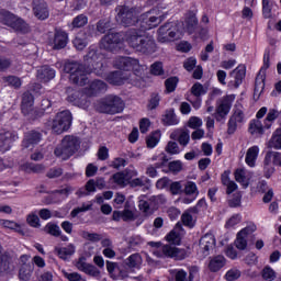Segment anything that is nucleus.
Returning <instances> with one entry per match:
<instances>
[{
    "mask_svg": "<svg viewBox=\"0 0 281 281\" xmlns=\"http://www.w3.org/2000/svg\"><path fill=\"white\" fill-rule=\"evenodd\" d=\"M104 57L98 53L95 48L90 47L87 55L83 57L85 65L78 61H67L64 66L65 74H69V80L72 85L85 87L89 83V77L87 74H95L102 76L104 64L102 60Z\"/></svg>",
    "mask_w": 281,
    "mask_h": 281,
    "instance_id": "obj_1",
    "label": "nucleus"
},
{
    "mask_svg": "<svg viewBox=\"0 0 281 281\" xmlns=\"http://www.w3.org/2000/svg\"><path fill=\"white\" fill-rule=\"evenodd\" d=\"M149 247H155L156 250L154 251L155 256L158 258H162V256H166V258H176L177 260H186V249H179L172 245H165L161 247V243L159 241H149L148 243Z\"/></svg>",
    "mask_w": 281,
    "mask_h": 281,
    "instance_id": "obj_9",
    "label": "nucleus"
},
{
    "mask_svg": "<svg viewBox=\"0 0 281 281\" xmlns=\"http://www.w3.org/2000/svg\"><path fill=\"white\" fill-rule=\"evenodd\" d=\"M95 109L99 113L115 115L124 111V101L119 95L109 94L97 103Z\"/></svg>",
    "mask_w": 281,
    "mask_h": 281,
    "instance_id": "obj_5",
    "label": "nucleus"
},
{
    "mask_svg": "<svg viewBox=\"0 0 281 281\" xmlns=\"http://www.w3.org/2000/svg\"><path fill=\"white\" fill-rule=\"evenodd\" d=\"M14 142V136L11 132H5L0 134V151L5 153L9 148H11L12 143Z\"/></svg>",
    "mask_w": 281,
    "mask_h": 281,
    "instance_id": "obj_31",
    "label": "nucleus"
},
{
    "mask_svg": "<svg viewBox=\"0 0 281 281\" xmlns=\"http://www.w3.org/2000/svg\"><path fill=\"white\" fill-rule=\"evenodd\" d=\"M77 269L79 271H83V273H87V276H91L92 278H99L100 271L95 266L85 262L82 258L79 259L77 262Z\"/></svg>",
    "mask_w": 281,
    "mask_h": 281,
    "instance_id": "obj_24",
    "label": "nucleus"
},
{
    "mask_svg": "<svg viewBox=\"0 0 281 281\" xmlns=\"http://www.w3.org/2000/svg\"><path fill=\"white\" fill-rule=\"evenodd\" d=\"M279 116H280V112H278V110H276V109L269 110L267 117H266L265 127L271 128V123H267V122H274V120H278Z\"/></svg>",
    "mask_w": 281,
    "mask_h": 281,
    "instance_id": "obj_52",
    "label": "nucleus"
},
{
    "mask_svg": "<svg viewBox=\"0 0 281 281\" xmlns=\"http://www.w3.org/2000/svg\"><path fill=\"white\" fill-rule=\"evenodd\" d=\"M259 153H260V148L258 146H252L248 148L246 153V158H245L247 166H249L250 168L256 167V160L258 159Z\"/></svg>",
    "mask_w": 281,
    "mask_h": 281,
    "instance_id": "obj_30",
    "label": "nucleus"
},
{
    "mask_svg": "<svg viewBox=\"0 0 281 281\" xmlns=\"http://www.w3.org/2000/svg\"><path fill=\"white\" fill-rule=\"evenodd\" d=\"M72 120L71 112L69 110H64L58 112L53 121L48 122V126H50V131H53L55 135H63V133H66V131L71 128Z\"/></svg>",
    "mask_w": 281,
    "mask_h": 281,
    "instance_id": "obj_6",
    "label": "nucleus"
},
{
    "mask_svg": "<svg viewBox=\"0 0 281 281\" xmlns=\"http://www.w3.org/2000/svg\"><path fill=\"white\" fill-rule=\"evenodd\" d=\"M250 135H263L265 127L262 126V122L260 120H252L249 124L248 128Z\"/></svg>",
    "mask_w": 281,
    "mask_h": 281,
    "instance_id": "obj_39",
    "label": "nucleus"
},
{
    "mask_svg": "<svg viewBox=\"0 0 281 281\" xmlns=\"http://www.w3.org/2000/svg\"><path fill=\"white\" fill-rule=\"evenodd\" d=\"M199 245L203 256H210V249H214L216 239L214 238V235L205 234L201 237Z\"/></svg>",
    "mask_w": 281,
    "mask_h": 281,
    "instance_id": "obj_19",
    "label": "nucleus"
},
{
    "mask_svg": "<svg viewBox=\"0 0 281 281\" xmlns=\"http://www.w3.org/2000/svg\"><path fill=\"white\" fill-rule=\"evenodd\" d=\"M270 56L271 54L269 52H266L263 54V65L255 79L254 95H257V98H260V94L262 93V91H265V80L267 79V70L270 67Z\"/></svg>",
    "mask_w": 281,
    "mask_h": 281,
    "instance_id": "obj_10",
    "label": "nucleus"
},
{
    "mask_svg": "<svg viewBox=\"0 0 281 281\" xmlns=\"http://www.w3.org/2000/svg\"><path fill=\"white\" fill-rule=\"evenodd\" d=\"M72 120L71 112L69 110H64L58 112L53 121L48 122V126H50V131H53L55 135H63V133H66V131L71 128Z\"/></svg>",
    "mask_w": 281,
    "mask_h": 281,
    "instance_id": "obj_8",
    "label": "nucleus"
},
{
    "mask_svg": "<svg viewBox=\"0 0 281 281\" xmlns=\"http://www.w3.org/2000/svg\"><path fill=\"white\" fill-rule=\"evenodd\" d=\"M37 78L42 80V82H49V80L56 78V70L49 66H43L37 70Z\"/></svg>",
    "mask_w": 281,
    "mask_h": 281,
    "instance_id": "obj_27",
    "label": "nucleus"
},
{
    "mask_svg": "<svg viewBox=\"0 0 281 281\" xmlns=\"http://www.w3.org/2000/svg\"><path fill=\"white\" fill-rule=\"evenodd\" d=\"M150 72L153 76H162L164 74V64L161 61H156L150 67Z\"/></svg>",
    "mask_w": 281,
    "mask_h": 281,
    "instance_id": "obj_63",
    "label": "nucleus"
},
{
    "mask_svg": "<svg viewBox=\"0 0 281 281\" xmlns=\"http://www.w3.org/2000/svg\"><path fill=\"white\" fill-rule=\"evenodd\" d=\"M123 265L128 269H135L142 265V256L139 254H133L124 260Z\"/></svg>",
    "mask_w": 281,
    "mask_h": 281,
    "instance_id": "obj_38",
    "label": "nucleus"
},
{
    "mask_svg": "<svg viewBox=\"0 0 281 281\" xmlns=\"http://www.w3.org/2000/svg\"><path fill=\"white\" fill-rule=\"evenodd\" d=\"M14 19H16V15H14V13L7 10L0 11V23H2V25L11 27Z\"/></svg>",
    "mask_w": 281,
    "mask_h": 281,
    "instance_id": "obj_37",
    "label": "nucleus"
},
{
    "mask_svg": "<svg viewBox=\"0 0 281 281\" xmlns=\"http://www.w3.org/2000/svg\"><path fill=\"white\" fill-rule=\"evenodd\" d=\"M41 139H43V134H41L40 132H37V131L27 132L24 135L22 146H23V148H30L31 146L38 144V142H41Z\"/></svg>",
    "mask_w": 281,
    "mask_h": 281,
    "instance_id": "obj_22",
    "label": "nucleus"
},
{
    "mask_svg": "<svg viewBox=\"0 0 281 281\" xmlns=\"http://www.w3.org/2000/svg\"><path fill=\"white\" fill-rule=\"evenodd\" d=\"M122 45V35L120 33H108L101 38L100 47L105 52H119Z\"/></svg>",
    "mask_w": 281,
    "mask_h": 281,
    "instance_id": "obj_12",
    "label": "nucleus"
},
{
    "mask_svg": "<svg viewBox=\"0 0 281 281\" xmlns=\"http://www.w3.org/2000/svg\"><path fill=\"white\" fill-rule=\"evenodd\" d=\"M72 120L71 112L69 110H64L58 112L53 121L48 122V126H50V131H53L55 135H63V133H66V131L71 128Z\"/></svg>",
    "mask_w": 281,
    "mask_h": 281,
    "instance_id": "obj_7",
    "label": "nucleus"
},
{
    "mask_svg": "<svg viewBox=\"0 0 281 281\" xmlns=\"http://www.w3.org/2000/svg\"><path fill=\"white\" fill-rule=\"evenodd\" d=\"M232 100H234L232 95H225L217 100L216 113L222 117V120H225L229 114V111H232Z\"/></svg>",
    "mask_w": 281,
    "mask_h": 281,
    "instance_id": "obj_18",
    "label": "nucleus"
},
{
    "mask_svg": "<svg viewBox=\"0 0 281 281\" xmlns=\"http://www.w3.org/2000/svg\"><path fill=\"white\" fill-rule=\"evenodd\" d=\"M240 276H241L240 270L231 269L226 272L225 278L227 281H235V280H238V278H240Z\"/></svg>",
    "mask_w": 281,
    "mask_h": 281,
    "instance_id": "obj_64",
    "label": "nucleus"
},
{
    "mask_svg": "<svg viewBox=\"0 0 281 281\" xmlns=\"http://www.w3.org/2000/svg\"><path fill=\"white\" fill-rule=\"evenodd\" d=\"M168 168L170 172H173V175H177L183 170V162L181 160H173L168 164Z\"/></svg>",
    "mask_w": 281,
    "mask_h": 281,
    "instance_id": "obj_55",
    "label": "nucleus"
},
{
    "mask_svg": "<svg viewBox=\"0 0 281 281\" xmlns=\"http://www.w3.org/2000/svg\"><path fill=\"white\" fill-rule=\"evenodd\" d=\"M177 85H179V78L177 77L168 78L165 81L167 93H172L177 89Z\"/></svg>",
    "mask_w": 281,
    "mask_h": 281,
    "instance_id": "obj_51",
    "label": "nucleus"
},
{
    "mask_svg": "<svg viewBox=\"0 0 281 281\" xmlns=\"http://www.w3.org/2000/svg\"><path fill=\"white\" fill-rule=\"evenodd\" d=\"M268 148L281 149V128L276 130L271 139L268 143Z\"/></svg>",
    "mask_w": 281,
    "mask_h": 281,
    "instance_id": "obj_40",
    "label": "nucleus"
},
{
    "mask_svg": "<svg viewBox=\"0 0 281 281\" xmlns=\"http://www.w3.org/2000/svg\"><path fill=\"white\" fill-rule=\"evenodd\" d=\"M87 23H89V19L87 18V15L85 14H79L77 15L72 22H71V26L72 29L76 27H85V25H87Z\"/></svg>",
    "mask_w": 281,
    "mask_h": 281,
    "instance_id": "obj_46",
    "label": "nucleus"
},
{
    "mask_svg": "<svg viewBox=\"0 0 281 281\" xmlns=\"http://www.w3.org/2000/svg\"><path fill=\"white\" fill-rule=\"evenodd\" d=\"M169 192L173 195L183 194V183L181 181L170 182Z\"/></svg>",
    "mask_w": 281,
    "mask_h": 281,
    "instance_id": "obj_48",
    "label": "nucleus"
},
{
    "mask_svg": "<svg viewBox=\"0 0 281 281\" xmlns=\"http://www.w3.org/2000/svg\"><path fill=\"white\" fill-rule=\"evenodd\" d=\"M80 149V138L74 135H66L59 145L54 150L56 155L63 161H67L70 157H74L76 153Z\"/></svg>",
    "mask_w": 281,
    "mask_h": 281,
    "instance_id": "obj_3",
    "label": "nucleus"
},
{
    "mask_svg": "<svg viewBox=\"0 0 281 281\" xmlns=\"http://www.w3.org/2000/svg\"><path fill=\"white\" fill-rule=\"evenodd\" d=\"M191 93L195 98H201V95H205V93H207V90L203 87V85L196 82L191 87Z\"/></svg>",
    "mask_w": 281,
    "mask_h": 281,
    "instance_id": "obj_49",
    "label": "nucleus"
},
{
    "mask_svg": "<svg viewBox=\"0 0 281 281\" xmlns=\"http://www.w3.org/2000/svg\"><path fill=\"white\" fill-rule=\"evenodd\" d=\"M184 194L191 196V194H199V189L196 188V183L192 182V181H188L184 184V189H183Z\"/></svg>",
    "mask_w": 281,
    "mask_h": 281,
    "instance_id": "obj_57",
    "label": "nucleus"
},
{
    "mask_svg": "<svg viewBox=\"0 0 281 281\" xmlns=\"http://www.w3.org/2000/svg\"><path fill=\"white\" fill-rule=\"evenodd\" d=\"M177 36V29L172 27V23H166L158 29L159 43H170Z\"/></svg>",
    "mask_w": 281,
    "mask_h": 281,
    "instance_id": "obj_16",
    "label": "nucleus"
},
{
    "mask_svg": "<svg viewBox=\"0 0 281 281\" xmlns=\"http://www.w3.org/2000/svg\"><path fill=\"white\" fill-rule=\"evenodd\" d=\"M112 180L116 186H121V188H126L128 186V182L126 181V178L123 173V171L116 172L112 176Z\"/></svg>",
    "mask_w": 281,
    "mask_h": 281,
    "instance_id": "obj_50",
    "label": "nucleus"
},
{
    "mask_svg": "<svg viewBox=\"0 0 281 281\" xmlns=\"http://www.w3.org/2000/svg\"><path fill=\"white\" fill-rule=\"evenodd\" d=\"M10 27L14 30V32H20V34H27L30 32V24L18 15H15V19Z\"/></svg>",
    "mask_w": 281,
    "mask_h": 281,
    "instance_id": "obj_28",
    "label": "nucleus"
},
{
    "mask_svg": "<svg viewBox=\"0 0 281 281\" xmlns=\"http://www.w3.org/2000/svg\"><path fill=\"white\" fill-rule=\"evenodd\" d=\"M225 267V257L217 255L213 258H211L209 262V269L212 271V273H216V271H221Z\"/></svg>",
    "mask_w": 281,
    "mask_h": 281,
    "instance_id": "obj_32",
    "label": "nucleus"
},
{
    "mask_svg": "<svg viewBox=\"0 0 281 281\" xmlns=\"http://www.w3.org/2000/svg\"><path fill=\"white\" fill-rule=\"evenodd\" d=\"M150 203H151L150 201H145V200L139 201L138 207L140 212L145 213V216H150L155 212Z\"/></svg>",
    "mask_w": 281,
    "mask_h": 281,
    "instance_id": "obj_45",
    "label": "nucleus"
},
{
    "mask_svg": "<svg viewBox=\"0 0 281 281\" xmlns=\"http://www.w3.org/2000/svg\"><path fill=\"white\" fill-rule=\"evenodd\" d=\"M116 16L115 21L119 25H123V27H132L133 25L139 23V11L137 8L130 7L126 4L117 5L115 8Z\"/></svg>",
    "mask_w": 281,
    "mask_h": 281,
    "instance_id": "obj_4",
    "label": "nucleus"
},
{
    "mask_svg": "<svg viewBox=\"0 0 281 281\" xmlns=\"http://www.w3.org/2000/svg\"><path fill=\"white\" fill-rule=\"evenodd\" d=\"M126 42L134 52L143 56H151L157 52V43L153 35H144V31L131 29L126 34Z\"/></svg>",
    "mask_w": 281,
    "mask_h": 281,
    "instance_id": "obj_2",
    "label": "nucleus"
},
{
    "mask_svg": "<svg viewBox=\"0 0 281 281\" xmlns=\"http://www.w3.org/2000/svg\"><path fill=\"white\" fill-rule=\"evenodd\" d=\"M106 91V83L102 80H94L86 88L87 95H98V93H104Z\"/></svg>",
    "mask_w": 281,
    "mask_h": 281,
    "instance_id": "obj_25",
    "label": "nucleus"
},
{
    "mask_svg": "<svg viewBox=\"0 0 281 281\" xmlns=\"http://www.w3.org/2000/svg\"><path fill=\"white\" fill-rule=\"evenodd\" d=\"M161 139V132L156 131L146 138L147 148H155Z\"/></svg>",
    "mask_w": 281,
    "mask_h": 281,
    "instance_id": "obj_44",
    "label": "nucleus"
},
{
    "mask_svg": "<svg viewBox=\"0 0 281 281\" xmlns=\"http://www.w3.org/2000/svg\"><path fill=\"white\" fill-rule=\"evenodd\" d=\"M170 139L179 142L180 146H188L190 144V132L186 130H176L170 134Z\"/></svg>",
    "mask_w": 281,
    "mask_h": 281,
    "instance_id": "obj_26",
    "label": "nucleus"
},
{
    "mask_svg": "<svg viewBox=\"0 0 281 281\" xmlns=\"http://www.w3.org/2000/svg\"><path fill=\"white\" fill-rule=\"evenodd\" d=\"M166 239L171 245H181V235L179 233L171 231L167 236Z\"/></svg>",
    "mask_w": 281,
    "mask_h": 281,
    "instance_id": "obj_58",
    "label": "nucleus"
},
{
    "mask_svg": "<svg viewBox=\"0 0 281 281\" xmlns=\"http://www.w3.org/2000/svg\"><path fill=\"white\" fill-rule=\"evenodd\" d=\"M186 25L189 34H194V31L196 30L199 25V19H196V14L192 11H190L186 19Z\"/></svg>",
    "mask_w": 281,
    "mask_h": 281,
    "instance_id": "obj_36",
    "label": "nucleus"
},
{
    "mask_svg": "<svg viewBox=\"0 0 281 281\" xmlns=\"http://www.w3.org/2000/svg\"><path fill=\"white\" fill-rule=\"evenodd\" d=\"M106 269L111 278L117 280V269H120V265H117V262L106 261Z\"/></svg>",
    "mask_w": 281,
    "mask_h": 281,
    "instance_id": "obj_54",
    "label": "nucleus"
},
{
    "mask_svg": "<svg viewBox=\"0 0 281 281\" xmlns=\"http://www.w3.org/2000/svg\"><path fill=\"white\" fill-rule=\"evenodd\" d=\"M166 153L169 155H179V153H181L179 149V144H177V142L170 140L166 146Z\"/></svg>",
    "mask_w": 281,
    "mask_h": 281,
    "instance_id": "obj_62",
    "label": "nucleus"
},
{
    "mask_svg": "<svg viewBox=\"0 0 281 281\" xmlns=\"http://www.w3.org/2000/svg\"><path fill=\"white\" fill-rule=\"evenodd\" d=\"M115 67L120 69V71H139V59H135L132 57H119L115 59Z\"/></svg>",
    "mask_w": 281,
    "mask_h": 281,
    "instance_id": "obj_13",
    "label": "nucleus"
},
{
    "mask_svg": "<svg viewBox=\"0 0 281 281\" xmlns=\"http://www.w3.org/2000/svg\"><path fill=\"white\" fill-rule=\"evenodd\" d=\"M68 42L69 36L67 35V32L58 29L55 30L53 49H65V47H67Z\"/></svg>",
    "mask_w": 281,
    "mask_h": 281,
    "instance_id": "obj_20",
    "label": "nucleus"
},
{
    "mask_svg": "<svg viewBox=\"0 0 281 281\" xmlns=\"http://www.w3.org/2000/svg\"><path fill=\"white\" fill-rule=\"evenodd\" d=\"M146 183H150V179L146 177L135 178L132 181H130L131 188H144Z\"/></svg>",
    "mask_w": 281,
    "mask_h": 281,
    "instance_id": "obj_56",
    "label": "nucleus"
},
{
    "mask_svg": "<svg viewBox=\"0 0 281 281\" xmlns=\"http://www.w3.org/2000/svg\"><path fill=\"white\" fill-rule=\"evenodd\" d=\"M247 173L245 172V169H237L235 171V180L237 183H240L243 188L247 189L249 188V179H247Z\"/></svg>",
    "mask_w": 281,
    "mask_h": 281,
    "instance_id": "obj_43",
    "label": "nucleus"
},
{
    "mask_svg": "<svg viewBox=\"0 0 281 281\" xmlns=\"http://www.w3.org/2000/svg\"><path fill=\"white\" fill-rule=\"evenodd\" d=\"M32 10L35 18L38 21H45L49 19V7H47V2L45 0H33Z\"/></svg>",
    "mask_w": 281,
    "mask_h": 281,
    "instance_id": "obj_14",
    "label": "nucleus"
},
{
    "mask_svg": "<svg viewBox=\"0 0 281 281\" xmlns=\"http://www.w3.org/2000/svg\"><path fill=\"white\" fill-rule=\"evenodd\" d=\"M254 232H256V225H250L243 228L237 234V237L235 240V247H237V249H239L240 251H245V249H247V236L249 234H254Z\"/></svg>",
    "mask_w": 281,
    "mask_h": 281,
    "instance_id": "obj_17",
    "label": "nucleus"
},
{
    "mask_svg": "<svg viewBox=\"0 0 281 281\" xmlns=\"http://www.w3.org/2000/svg\"><path fill=\"white\" fill-rule=\"evenodd\" d=\"M161 121L165 126H177V124H179V119L177 117L175 110H167L165 115H162Z\"/></svg>",
    "mask_w": 281,
    "mask_h": 281,
    "instance_id": "obj_35",
    "label": "nucleus"
},
{
    "mask_svg": "<svg viewBox=\"0 0 281 281\" xmlns=\"http://www.w3.org/2000/svg\"><path fill=\"white\" fill-rule=\"evenodd\" d=\"M55 254H57V256H59L61 260H68L70 256H74V254H76V246H74V244H69L67 247H56Z\"/></svg>",
    "mask_w": 281,
    "mask_h": 281,
    "instance_id": "obj_33",
    "label": "nucleus"
},
{
    "mask_svg": "<svg viewBox=\"0 0 281 281\" xmlns=\"http://www.w3.org/2000/svg\"><path fill=\"white\" fill-rule=\"evenodd\" d=\"M128 76H126V74H124V71L122 70L110 72L106 77V81L110 85H114L115 87H121V85H124V82H126Z\"/></svg>",
    "mask_w": 281,
    "mask_h": 281,
    "instance_id": "obj_23",
    "label": "nucleus"
},
{
    "mask_svg": "<svg viewBox=\"0 0 281 281\" xmlns=\"http://www.w3.org/2000/svg\"><path fill=\"white\" fill-rule=\"evenodd\" d=\"M159 102H161V97L159 95V93H151L149 102L147 104L148 111H154V109H157V106H159Z\"/></svg>",
    "mask_w": 281,
    "mask_h": 281,
    "instance_id": "obj_47",
    "label": "nucleus"
},
{
    "mask_svg": "<svg viewBox=\"0 0 281 281\" xmlns=\"http://www.w3.org/2000/svg\"><path fill=\"white\" fill-rule=\"evenodd\" d=\"M164 21L161 16H149L143 19L140 22L142 32H146V30H153V27H157Z\"/></svg>",
    "mask_w": 281,
    "mask_h": 281,
    "instance_id": "obj_29",
    "label": "nucleus"
},
{
    "mask_svg": "<svg viewBox=\"0 0 281 281\" xmlns=\"http://www.w3.org/2000/svg\"><path fill=\"white\" fill-rule=\"evenodd\" d=\"M229 76L234 78L235 89H238L240 85H243L245 76H247V67H245V65L237 66L233 71H231Z\"/></svg>",
    "mask_w": 281,
    "mask_h": 281,
    "instance_id": "obj_21",
    "label": "nucleus"
},
{
    "mask_svg": "<svg viewBox=\"0 0 281 281\" xmlns=\"http://www.w3.org/2000/svg\"><path fill=\"white\" fill-rule=\"evenodd\" d=\"M45 231H46L47 234H49L50 236H55V237H58V236H60V234H63V232L60 231V226H58V224L48 223V224L45 226Z\"/></svg>",
    "mask_w": 281,
    "mask_h": 281,
    "instance_id": "obj_53",
    "label": "nucleus"
},
{
    "mask_svg": "<svg viewBox=\"0 0 281 281\" xmlns=\"http://www.w3.org/2000/svg\"><path fill=\"white\" fill-rule=\"evenodd\" d=\"M93 204H82L79 207H76L71 211L70 216H72V218H76V216H78L80 213L82 212H89V210H92Z\"/></svg>",
    "mask_w": 281,
    "mask_h": 281,
    "instance_id": "obj_59",
    "label": "nucleus"
},
{
    "mask_svg": "<svg viewBox=\"0 0 281 281\" xmlns=\"http://www.w3.org/2000/svg\"><path fill=\"white\" fill-rule=\"evenodd\" d=\"M34 105V95H32L30 92H24L22 94V113L24 115H27L30 111H32V106Z\"/></svg>",
    "mask_w": 281,
    "mask_h": 281,
    "instance_id": "obj_34",
    "label": "nucleus"
},
{
    "mask_svg": "<svg viewBox=\"0 0 281 281\" xmlns=\"http://www.w3.org/2000/svg\"><path fill=\"white\" fill-rule=\"evenodd\" d=\"M181 221L186 227H190V229H192V227H194V217H192V215L189 214L188 212H184L182 214Z\"/></svg>",
    "mask_w": 281,
    "mask_h": 281,
    "instance_id": "obj_61",
    "label": "nucleus"
},
{
    "mask_svg": "<svg viewBox=\"0 0 281 281\" xmlns=\"http://www.w3.org/2000/svg\"><path fill=\"white\" fill-rule=\"evenodd\" d=\"M262 278L267 281H273L276 280V271L271 267L267 266L262 270Z\"/></svg>",
    "mask_w": 281,
    "mask_h": 281,
    "instance_id": "obj_60",
    "label": "nucleus"
},
{
    "mask_svg": "<svg viewBox=\"0 0 281 281\" xmlns=\"http://www.w3.org/2000/svg\"><path fill=\"white\" fill-rule=\"evenodd\" d=\"M2 82L8 85V87H13V89H21V85H23L21 78L16 76L2 77Z\"/></svg>",
    "mask_w": 281,
    "mask_h": 281,
    "instance_id": "obj_42",
    "label": "nucleus"
},
{
    "mask_svg": "<svg viewBox=\"0 0 281 281\" xmlns=\"http://www.w3.org/2000/svg\"><path fill=\"white\" fill-rule=\"evenodd\" d=\"M243 122H245V112L240 109L235 110L227 123L228 135H234L239 124H243Z\"/></svg>",
    "mask_w": 281,
    "mask_h": 281,
    "instance_id": "obj_15",
    "label": "nucleus"
},
{
    "mask_svg": "<svg viewBox=\"0 0 281 281\" xmlns=\"http://www.w3.org/2000/svg\"><path fill=\"white\" fill-rule=\"evenodd\" d=\"M15 261L16 254L12 250H3V246L0 244V273H12Z\"/></svg>",
    "mask_w": 281,
    "mask_h": 281,
    "instance_id": "obj_11",
    "label": "nucleus"
},
{
    "mask_svg": "<svg viewBox=\"0 0 281 281\" xmlns=\"http://www.w3.org/2000/svg\"><path fill=\"white\" fill-rule=\"evenodd\" d=\"M34 271V265H24L21 266L19 271V278L23 281H29L32 278V273Z\"/></svg>",
    "mask_w": 281,
    "mask_h": 281,
    "instance_id": "obj_41",
    "label": "nucleus"
}]
</instances>
